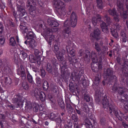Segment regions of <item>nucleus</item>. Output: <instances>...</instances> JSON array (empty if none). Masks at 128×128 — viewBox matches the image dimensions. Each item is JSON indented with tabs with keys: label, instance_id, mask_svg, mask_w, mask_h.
Segmentation results:
<instances>
[{
	"label": "nucleus",
	"instance_id": "nucleus-1",
	"mask_svg": "<svg viewBox=\"0 0 128 128\" xmlns=\"http://www.w3.org/2000/svg\"><path fill=\"white\" fill-rule=\"evenodd\" d=\"M101 96H102V103L103 106L105 110L108 111V109L109 108V113L112 115V112L115 116L118 118V119L120 121L122 120V114L119 111H118L117 108L114 106H112L108 103V100L107 98V96L104 94L101 93V91L99 89L96 90L95 100L96 102L98 103L100 102L101 100Z\"/></svg>",
	"mask_w": 128,
	"mask_h": 128
},
{
	"label": "nucleus",
	"instance_id": "nucleus-2",
	"mask_svg": "<svg viewBox=\"0 0 128 128\" xmlns=\"http://www.w3.org/2000/svg\"><path fill=\"white\" fill-rule=\"evenodd\" d=\"M101 96H102V103L103 106L105 110L108 111V109L109 108V113L112 115V112L115 116L118 118V119L120 121L122 120V114L119 111H118L117 108L114 106H112L108 103V100L107 98V96L104 94L101 93V91L99 89L96 90L95 100L96 102L98 103L100 102L101 100Z\"/></svg>",
	"mask_w": 128,
	"mask_h": 128
},
{
	"label": "nucleus",
	"instance_id": "nucleus-3",
	"mask_svg": "<svg viewBox=\"0 0 128 128\" xmlns=\"http://www.w3.org/2000/svg\"><path fill=\"white\" fill-rule=\"evenodd\" d=\"M94 48L98 53L97 54L94 51H93L92 53V62L96 63L97 62L100 63L102 61V58L104 57L103 55L102 52H99L101 50L100 47L98 43L96 42L94 43Z\"/></svg>",
	"mask_w": 128,
	"mask_h": 128
},
{
	"label": "nucleus",
	"instance_id": "nucleus-4",
	"mask_svg": "<svg viewBox=\"0 0 128 128\" xmlns=\"http://www.w3.org/2000/svg\"><path fill=\"white\" fill-rule=\"evenodd\" d=\"M77 17L76 14L72 12L70 17V20H66L64 23V26L67 27L70 26L74 28L77 24Z\"/></svg>",
	"mask_w": 128,
	"mask_h": 128
},
{
	"label": "nucleus",
	"instance_id": "nucleus-5",
	"mask_svg": "<svg viewBox=\"0 0 128 128\" xmlns=\"http://www.w3.org/2000/svg\"><path fill=\"white\" fill-rule=\"evenodd\" d=\"M67 62L66 61H64L61 64H60V68L61 75L63 78H66L70 74L69 72L66 69L67 68Z\"/></svg>",
	"mask_w": 128,
	"mask_h": 128
},
{
	"label": "nucleus",
	"instance_id": "nucleus-6",
	"mask_svg": "<svg viewBox=\"0 0 128 128\" xmlns=\"http://www.w3.org/2000/svg\"><path fill=\"white\" fill-rule=\"evenodd\" d=\"M112 90L113 92H118L120 94H122L124 93L128 92V89L124 87L119 86L117 84H115L112 87Z\"/></svg>",
	"mask_w": 128,
	"mask_h": 128
},
{
	"label": "nucleus",
	"instance_id": "nucleus-7",
	"mask_svg": "<svg viewBox=\"0 0 128 128\" xmlns=\"http://www.w3.org/2000/svg\"><path fill=\"white\" fill-rule=\"evenodd\" d=\"M52 30L48 28L44 34V36L46 40H48V38H49L48 43L50 45L51 44L52 39L54 38V35H52Z\"/></svg>",
	"mask_w": 128,
	"mask_h": 128
},
{
	"label": "nucleus",
	"instance_id": "nucleus-8",
	"mask_svg": "<svg viewBox=\"0 0 128 128\" xmlns=\"http://www.w3.org/2000/svg\"><path fill=\"white\" fill-rule=\"evenodd\" d=\"M83 74V70L81 68H79L77 70L75 71L74 72V75L72 78L73 80L74 81L75 80L79 81L80 77Z\"/></svg>",
	"mask_w": 128,
	"mask_h": 128
},
{
	"label": "nucleus",
	"instance_id": "nucleus-9",
	"mask_svg": "<svg viewBox=\"0 0 128 128\" xmlns=\"http://www.w3.org/2000/svg\"><path fill=\"white\" fill-rule=\"evenodd\" d=\"M24 98L21 96L19 94H17L16 97L13 98L12 100V103L17 104L19 106L20 104L22 105Z\"/></svg>",
	"mask_w": 128,
	"mask_h": 128
},
{
	"label": "nucleus",
	"instance_id": "nucleus-10",
	"mask_svg": "<svg viewBox=\"0 0 128 128\" xmlns=\"http://www.w3.org/2000/svg\"><path fill=\"white\" fill-rule=\"evenodd\" d=\"M17 74L20 76L22 80H24L26 79V76L25 70L22 65H20L18 69Z\"/></svg>",
	"mask_w": 128,
	"mask_h": 128
},
{
	"label": "nucleus",
	"instance_id": "nucleus-11",
	"mask_svg": "<svg viewBox=\"0 0 128 128\" xmlns=\"http://www.w3.org/2000/svg\"><path fill=\"white\" fill-rule=\"evenodd\" d=\"M100 34V32L98 28H95L93 32L90 34L91 36L93 38H95L97 40L100 39V38L99 36Z\"/></svg>",
	"mask_w": 128,
	"mask_h": 128
},
{
	"label": "nucleus",
	"instance_id": "nucleus-12",
	"mask_svg": "<svg viewBox=\"0 0 128 128\" xmlns=\"http://www.w3.org/2000/svg\"><path fill=\"white\" fill-rule=\"evenodd\" d=\"M65 52V50L63 49H62L60 51H58V54H56L57 58L61 64L62 63V62L64 61H66L63 60L64 57L63 56Z\"/></svg>",
	"mask_w": 128,
	"mask_h": 128
},
{
	"label": "nucleus",
	"instance_id": "nucleus-13",
	"mask_svg": "<svg viewBox=\"0 0 128 128\" xmlns=\"http://www.w3.org/2000/svg\"><path fill=\"white\" fill-rule=\"evenodd\" d=\"M52 4L54 7L57 9L65 4L61 0H52Z\"/></svg>",
	"mask_w": 128,
	"mask_h": 128
},
{
	"label": "nucleus",
	"instance_id": "nucleus-14",
	"mask_svg": "<svg viewBox=\"0 0 128 128\" xmlns=\"http://www.w3.org/2000/svg\"><path fill=\"white\" fill-rule=\"evenodd\" d=\"M17 8V10L20 12L19 15V17H22L25 14H26L24 9L20 5L18 4H16Z\"/></svg>",
	"mask_w": 128,
	"mask_h": 128
},
{
	"label": "nucleus",
	"instance_id": "nucleus-15",
	"mask_svg": "<svg viewBox=\"0 0 128 128\" xmlns=\"http://www.w3.org/2000/svg\"><path fill=\"white\" fill-rule=\"evenodd\" d=\"M56 12L60 16H63L66 14V10L65 8V4L56 9Z\"/></svg>",
	"mask_w": 128,
	"mask_h": 128
},
{
	"label": "nucleus",
	"instance_id": "nucleus-16",
	"mask_svg": "<svg viewBox=\"0 0 128 128\" xmlns=\"http://www.w3.org/2000/svg\"><path fill=\"white\" fill-rule=\"evenodd\" d=\"M65 102L68 113L70 114L72 113L73 112V109L71 105L70 100H66Z\"/></svg>",
	"mask_w": 128,
	"mask_h": 128
},
{
	"label": "nucleus",
	"instance_id": "nucleus-17",
	"mask_svg": "<svg viewBox=\"0 0 128 128\" xmlns=\"http://www.w3.org/2000/svg\"><path fill=\"white\" fill-rule=\"evenodd\" d=\"M100 26L103 32L106 34H108L109 31L108 29V26L105 22H102Z\"/></svg>",
	"mask_w": 128,
	"mask_h": 128
},
{
	"label": "nucleus",
	"instance_id": "nucleus-18",
	"mask_svg": "<svg viewBox=\"0 0 128 128\" xmlns=\"http://www.w3.org/2000/svg\"><path fill=\"white\" fill-rule=\"evenodd\" d=\"M113 72L112 70L108 68L106 70L105 73L106 74V75L110 76L112 79L115 80L116 79V77L113 74Z\"/></svg>",
	"mask_w": 128,
	"mask_h": 128
},
{
	"label": "nucleus",
	"instance_id": "nucleus-19",
	"mask_svg": "<svg viewBox=\"0 0 128 128\" xmlns=\"http://www.w3.org/2000/svg\"><path fill=\"white\" fill-rule=\"evenodd\" d=\"M26 36L27 37V40L32 39L34 38V34L33 32L31 30H28V31L26 33Z\"/></svg>",
	"mask_w": 128,
	"mask_h": 128
},
{
	"label": "nucleus",
	"instance_id": "nucleus-20",
	"mask_svg": "<svg viewBox=\"0 0 128 128\" xmlns=\"http://www.w3.org/2000/svg\"><path fill=\"white\" fill-rule=\"evenodd\" d=\"M40 91L37 88H35L34 90H33L31 92V95L33 96H34L37 98H38L39 94H40Z\"/></svg>",
	"mask_w": 128,
	"mask_h": 128
},
{
	"label": "nucleus",
	"instance_id": "nucleus-21",
	"mask_svg": "<svg viewBox=\"0 0 128 128\" xmlns=\"http://www.w3.org/2000/svg\"><path fill=\"white\" fill-rule=\"evenodd\" d=\"M64 36L65 38H67L71 34L70 29L68 27L65 28L63 32Z\"/></svg>",
	"mask_w": 128,
	"mask_h": 128
},
{
	"label": "nucleus",
	"instance_id": "nucleus-22",
	"mask_svg": "<svg viewBox=\"0 0 128 128\" xmlns=\"http://www.w3.org/2000/svg\"><path fill=\"white\" fill-rule=\"evenodd\" d=\"M108 12L112 16H118V13H117L116 10L115 8H113L112 10H109Z\"/></svg>",
	"mask_w": 128,
	"mask_h": 128
},
{
	"label": "nucleus",
	"instance_id": "nucleus-23",
	"mask_svg": "<svg viewBox=\"0 0 128 128\" xmlns=\"http://www.w3.org/2000/svg\"><path fill=\"white\" fill-rule=\"evenodd\" d=\"M27 78L28 80L29 83L31 84H32L34 83L33 80V78L32 76L30 74L29 72L28 71L27 72Z\"/></svg>",
	"mask_w": 128,
	"mask_h": 128
},
{
	"label": "nucleus",
	"instance_id": "nucleus-24",
	"mask_svg": "<svg viewBox=\"0 0 128 128\" xmlns=\"http://www.w3.org/2000/svg\"><path fill=\"white\" fill-rule=\"evenodd\" d=\"M122 73L126 76V74H128V65L125 64L123 66L122 70Z\"/></svg>",
	"mask_w": 128,
	"mask_h": 128
},
{
	"label": "nucleus",
	"instance_id": "nucleus-25",
	"mask_svg": "<svg viewBox=\"0 0 128 128\" xmlns=\"http://www.w3.org/2000/svg\"><path fill=\"white\" fill-rule=\"evenodd\" d=\"M16 42L14 38L13 37H11L10 39L9 44L12 46H14L16 45Z\"/></svg>",
	"mask_w": 128,
	"mask_h": 128
},
{
	"label": "nucleus",
	"instance_id": "nucleus-26",
	"mask_svg": "<svg viewBox=\"0 0 128 128\" xmlns=\"http://www.w3.org/2000/svg\"><path fill=\"white\" fill-rule=\"evenodd\" d=\"M19 27L23 33H26L28 31V30L26 27L22 24H20Z\"/></svg>",
	"mask_w": 128,
	"mask_h": 128
},
{
	"label": "nucleus",
	"instance_id": "nucleus-27",
	"mask_svg": "<svg viewBox=\"0 0 128 128\" xmlns=\"http://www.w3.org/2000/svg\"><path fill=\"white\" fill-rule=\"evenodd\" d=\"M97 6L98 8L102 9L103 8V5L102 0H96Z\"/></svg>",
	"mask_w": 128,
	"mask_h": 128
},
{
	"label": "nucleus",
	"instance_id": "nucleus-28",
	"mask_svg": "<svg viewBox=\"0 0 128 128\" xmlns=\"http://www.w3.org/2000/svg\"><path fill=\"white\" fill-rule=\"evenodd\" d=\"M11 79L10 77H6L4 78V83L6 85H9L11 83Z\"/></svg>",
	"mask_w": 128,
	"mask_h": 128
},
{
	"label": "nucleus",
	"instance_id": "nucleus-29",
	"mask_svg": "<svg viewBox=\"0 0 128 128\" xmlns=\"http://www.w3.org/2000/svg\"><path fill=\"white\" fill-rule=\"evenodd\" d=\"M28 41V44L29 45V46L32 48H33L35 46V45L34 44V39L29 40Z\"/></svg>",
	"mask_w": 128,
	"mask_h": 128
},
{
	"label": "nucleus",
	"instance_id": "nucleus-30",
	"mask_svg": "<svg viewBox=\"0 0 128 128\" xmlns=\"http://www.w3.org/2000/svg\"><path fill=\"white\" fill-rule=\"evenodd\" d=\"M90 52L88 50H86L85 52V56L84 57V60L86 61H88V56H90Z\"/></svg>",
	"mask_w": 128,
	"mask_h": 128
},
{
	"label": "nucleus",
	"instance_id": "nucleus-31",
	"mask_svg": "<svg viewBox=\"0 0 128 128\" xmlns=\"http://www.w3.org/2000/svg\"><path fill=\"white\" fill-rule=\"evenodd\" d=\"M50 24L52 27H57L59 25L58 23V22L54 20H51Z\"/></svg>",
	"mask_w": 128,
	"mask_h": 128
},
{
	"label": "nucleus",
	"instance_id": "nucleus-32",
	"mask_svg": "<svg viewBox=\"0 0 128 128\" xmlns=\"http://www.w3.org/2000/svg\"><path fill=\"white\" fill-rule=\"evenodd\" d=\"M45 97L46 96L44 93L42 92H40L38 98H40L41 101H44L45 100Z\"/></svg>",
	"mask_w": 128,
	"mask_h": 128
},
{
	"label": "nucleus",
	"instance_id": "nucleus-33",
	"mask_svg": "<svg viewBox=\"0 0 128 128\" xmlns=\"http://www.w3.org/2000/svg\"><path fill=\"white\" fill-rule=\"evenodd\" d=\"M59 49V47L57 44H56L54 45L53 46V50L56 55V54H58Z\"/></svg>",
	"mask_w": 128,
	"mask_h": 128
},
{
	"label": "nucleus",
	"instance_id": "nucleus-34",
	"mask_svg": "<svg viewBox=\"0 0 128 128\" xmlns=\"http://www.w3.org/2000/svg\"><path fill=\"white\" fill-rule=\"evenodd\" d=\"M100 76L98 74H97L95 78L94 83L96 85H98L100 82Z\"/></svg>",
	"mask_w": 128,
	"mask_h": 128
},
{
	"label": "nucleus",
	"instance_id": "nucleus-35",
	"mask_svg": "<svg viewBox=\"0 0 128 128\" xmlns=\"http://www.w3.org/2000/svg\"><path fill=\"white\" fill-rule=\"evenodd\" d=\"M43 87V89L44 90H47L49 87V85L48 82L46 81H44V82Z\"/></svg>",
	"mask_w": 128,
	"mask_h": 128
},
{
	"label": "nucleus",
	"instance_id": "nucleus-36",
	"mask_svg": "<svg viewBox=\"0 0 128 128\" xmlns=\"http://www.w3.org/2000/svg\"><path fill=\"white\" fill-rule=\"evenodd\" d=\"M52 68L51 64L49 63L47 64V67L46 70L49 73L51 72Z\"/></svg>",
	"mask_w": 128,
	"mask_h": 128
},
{
	"label": "nucleus",
	"instance_id": "nucleus-37",
	"mask_svg": "<svg viewBox=\"0 0 128 128\" xmlns=\"http://www.w3.org/2000/svg\"><path fill=\"white\" fill-rule=\"evenodd\" d=\"M29 59L31 63H34L35 61V59L33 55L30 54L29 57Z\"/></svg>",
	"mask_w": 128,
	"mask_h": 128
},
{
	"label": "nucleus",
	"instance_id": "nucleus-38",
	"mask_svg": "<svg viewBox=\"0 0 128 128\" xmlns=\"http://www.w3.org/2000/svg\"><path fill=\"white\" fill-rule=\"evenodd\" d=\"M116 30H115L111 29L110 32L113 36L115 38H117L118 37V34Z\"/></svg>",
	"mask_w": 128,
	"mask_h": 128
},
{
	"label": "nucleus",
	"instance_id": "nucleus-39",
	"mask_svg": "<svg viewBox=\"0 0 128 128\" xmlns=\"http://www.w3.org/2000/svg\"><path fill=\"white\" fill-rule=\"evenodd\" d=\"M35 2V0H28L27 2L26 6L28 7L30 6H32V4Z\"/></svg>",
	"mask_w": 128,
	"mask_h": 128
},
{
	"label": "nucleus",
	"instance_id": "nucleus-40",
	"mask_svg": "<svg viewBox=\"0 0 128 128\" xmlns=\"http://www.w3.org/2000/svg\"><path fill=\"white\" fill-rule=\"evenodd\" d=\"M20 54L23 59H25L27 57V54L24 50H20Z\"/></svg>",
	"mask_w": 128,
	"mask_h": 128
},
{
	"label": "nucleus",
	"instance_id": "nucleus-41",
	"mask_svg": "<svg viewBox=\"0 0 128 128\" xmlns=\"http://www.w3.org/2000/svg\"><path fill=\"white\" fill-rule=\"evenodd\" d=\"M23 88L26 90H28L29 89V86L28 84L26 82H23L22 84Z\"/></svg>",
	"mask_w": 128,
	"mask_h": 128
},
{
	"label": "nucleus",
	"instance_id": "nucleus-42",
	"mask_svg": "<svg viewBox=\"0 0 128 128\" xmlns=\"http://www.w3.org/2000/svg\"><path fill=\"white\" fill-rule=\"evenodd\" d=\"M75 110H76V112L79 115L81 116H82L83 113L81 109L78 108H76Z\"/></svg>",
	"mask_w": 128,
	"mask_h": 128
},
{
	"label": "nucleus",
	"instance_id": "nucleus-43",
	"mask_svg": "<svg viewBox=\"0 0 128 128\" xmlns=\"http://www.w3.org/2000/svg\"><path fill=\"white\" fill-rule=\"evenodd\" d=\"M82 108L83 110L85 112H87L89 110V108L88 105L86 104H84L82 107Z\"/></svg>",
	"mask_w": 128,
	"mask_h": 128
},
{
	"label": "nucleus",
	"instance_id": "nucleus-44",
	"mask_svg": "<svg viewBox=\"0 0 128 128\" xmlns=\"http://www.w3.org/2000/svg\"><path fill=\"white\" fill-rule=\"evenodd\" d=\"M84 99L87 102H88L90 101V97L88 94H87L86 93L84 94Z\"/></svg>",
	"mask_w": 128,
	"mask_h": 128
},
{
	"label": "nucleus",
	"instance_id": "nucleus-45",
	"mask_svg": "<svg viewBox=\"0 0 128 128\" xmlns=\"http://www.w3.org/2000/svg\"><path fill=\"white\" fill-rule=\"evenodd\" d=\"M25 108L26 109L29 108L32 106L31 102L29 101H26V102Z\"/></svg>",
	"mask_w": 128,
	"mask_h": 128
},
{
	"label": "nucleus",
	"instance_id": "nucleus-46",
	"mask_svg": "<svg viewBox=\"0 0 128 128\" xmlns=\"http://www.w3.org/2000/svg\"><path fill=\"white\" fill-rule=\"evenodd\" d=\"M40 76L42 78L44 77L46 74L45 70L42 68L40 69Z\"/></svg>",
	"mask_w": 128,
	"mask_h": 128
},
{
	"label": "nucleus",
	"instance_id": "nucleus-47",
	"mask_svg": "<svg viewBox=\"0 0 128 128\" xmlns=\"http://www.w3.org/2000/svg\"><path fill=\"white\" fill-rule=\"evenodd\" d=\"M58 105L62 109H64L65 108V104L62 101L59 102L58 103Z\"/></svg>",
	"mask_w": 128,
	"mask_h": 128
},
{
	"label": "nucleus",
	"instance_id": "nucleus-48",
	"mask_svg": "<svg viewBox=\"0 0 128 128\" xmlns=\"http://www.w3.org/2000/svg\"><path fill=\"white\" fill-rule=\"evenodd\" d=\"M104 20L106 21L107 22L108 24H110L111 22V20L107 15H106L104 18Z\"/></svg>",
	"mask_w": 128,
	"mask_h": 128
},
{
	"label": "nucleus",
	"instance_id": "nucleus-49",
	"mask_svg": "<svg viewBox=\"0 0 128 128\" xmlns=\"http://www.w3.org/2000/svg\"><path fill=\"white\" fill-rule=\"evenodd\" d=\"M56 115L54 113H52L50 114V118L52 120H54L56 118Z\"/></svg>",
	"mask_w": 128,
	"mask_h": 128
},
{
	"label": "nucleus",
	"instance_id": "nucleus-50",
	"mask_svg": "<svg viewBox=\"0 0 128 128\" xmlns=\"http://www.w3.org/2000/svg\"><path fill=\"white\" fill-rule=\"evenodd\" d=\"M72 118L73 120H74V122H77L78 120V116L75 114H72Z\"/></svg>",
	"mask_w": 128,
	"mask_h": 128
},
{
	"label": "nucleus",
	"instance_id": "nucleus-51",
	"mask_svg": "<svg viewBox=\"0 0 128 128\" xmlns=\"http://www.w3.org/2000/svg\"><path fill=\"white\" fill-rule=\"evenodd\" d=\"M92 23L94 25V26H96V23H97V20L96 19L95 17H93L92 18Z\"/></svg>",
	"mask_w": 128,
	"mask_h": 128
},
{
	"label": "nucleus",
	"instance_id": "nucleus-52",
	"mask_svg": "<svg viewBox=\"0 0 128 128\" xmlns=\"http://www.w3.org/2000/svg\"><path fill=\"white\" fill-rule=\"evenodd\" d=\"M69 54L71 56H75V50L73 49H72L71 50L70 49Z\"/></svg>",
	"mask_w": 128,
	"mask_h": 128
},
{
	"label": "nucleus",
	"instance_id": "nucleus-53",
	"mask_svg": "<svg viewBox=\"0 0 128 128\" xmlns=\"http://www.w3.org/2000/svg\"><path fill=\"white\" fill-rule=\"evenodd\" d=\"M38 105L36 104L34 105L33 108V110L35 112H37L38 111Z\"/></svg>",
	"mask_w": 128,
	"mask_h": 128
},
{
	"label": "nucleus",
	"instance_id": "nucleus-54",
	"mask_svg": "<svg viewBox=\"0 0 128 128\" xmlns=\"http://www.w3.org/2000/svg\"><path fill=\"white\" fill-rule=\"evenodd\" d=\"M121 40L123 43L126 42L128 40L127 37L126 36L120 38Z\"/></svg>",
	"mask_w": 128,
	"mask_h": 128
},
{
	"label": "nucleus",
	"instance_id": "nucleus-55",
	"mask_svg": "<svg viewBox=\"0 0 128 128\" xmlns=\"http://www.w3.org/2000/svg\"><path fill=\"white\" fill-rule=\"evenodd\" d=\"M126 36V34L124 30H122L120 32V38L123 37H124Z\"/></svg>",
	"mask_w": 128,
	"mask_h": 128
},
{
	"label": "nucleus",
	"instance_id": "nucleus-56",
	"mask_svg": "<svg viewBox=\"0 0 128 128\" xmlns=\"http://www.w3.org/2000/svg\"><path fill=\"white\" fill-rule=\"evenodd\" d=\"M30 14L31 15L33 16H34L36 14V12L35 10H32L31 9L29 11Z\"/></svg>",
	"mask_w": 128,
	"mask_h": 128
},
{
	"label": "nucleus",
	"instance_id": "nucleus-57",
	"mask_svg": "<svg viewBox=\"0 0 128 128\" xmlns=\"http://www.w3.org/2000/svg\"><path fill=\"white\" fill-rule=\"evenodd\" d=\"M54 121L56 122V123H60L62 122V120L60 118H58L55 119Z\"/></svg>",
	"mask_w": 128,
	"mask_h": 128
},
{
	"label": "nucleus",
	"instance_id": "nucleus-58",
	"mask_svg": "<svg viewBox=\"0 0 128 128\" xmlns=\"http://www.w3.org/2000/svg\"><path fill=\"white\" fill-rule=\"evenodd\" d=\"M34 53L36 56H38L40 53L38 50L35 49L34 50Z\"/></svg>",
	"mask_w": 128,
	"mask_h": 128
},
{
	"label": "nucleus",
	"instance_id": "nucleus-59",
	"mask_svg": "<svg viewBox=\"0 0 128 128\" xmlns=\"http://www.w3.org/2000/svg\"><path fill=\"white\" fill-rule=\"evenodd\" d=\"M5 42L4 39V38H0V46L2 45Z\"/></svg>",
	"mask_w": 128,
	"mask_h": 128
},
{
	"label": "nucleus",
	"instance_id": "nucleus-60",
	"mask_svg": "<svg viewBox=\"0 0 128 128\" xmlns=\"http://www.w3.org/2000/svg\"><path fill=\"white\" fill-rule=\"evenodd\" d=\"M74 128H80L78 122H74Z\"/></svg>",
	"mask_w": 128,
	"mask_h": 128
},
{
	"label": "nucleus",
	"instance_id": "nucleus-61",
	"mask_svg": "<svg viewBox=\"0 0 128 128\" xmlns=\"http://www.w3.org/2000/svg\"><path fill=\"white\" fill-rule=\"evenodd\" d=\"M122 28L121 26L118 24H116V29L117 31L120 30Z\"/></svg>",
	"mask_w": 128,
	"mask_h": 128
},
{
	"label": "nucleus",
	"instance_id": "nucleus-62",
	"mask_svg": "<svg viewBox=\"0 0 128 128\" xmlns=\"http://www.w3.org/2000/svg\"><path fill=\"white\" fill-rule=\"evenodd\" d=\"M91 68L93 72H96L98 71V68L96 66L95 67L94 66H92Z\"/></svg>",
	"mask_w": 128,
	"mask_h": 128
},
{
	"label": "nucleus",
	"instance_id": "nucleus-63",
	"mask_svg": "<svg viewBox=\"0 0 128 128\" xmlns=\"http://www.w3.org/2000/svg\"><path fill=\"white\" fill-rule=\"evenodd\" d=\"M106 122V120L105 119L102 118L100 120V122L101 124L104 125V124Z\"/></svg>",
	"mask_w": 128,
	"mask_h": 128
},
{
	"label": "nucleus",
	"instance_id": "nucleus-64",
	"mask_svg": "<svg viewBox=\"0 0 128 128\" xmlns=\"http://www.w3.org/2000/svg\"><path fill=\"white\" fill-rule=\"evenodd\" d=\"M36 83L40 85L41 81L40 78H36Z\"/></svg>",
	"mask_w": 128,
	"mask_h": 128
}]
</instances>
